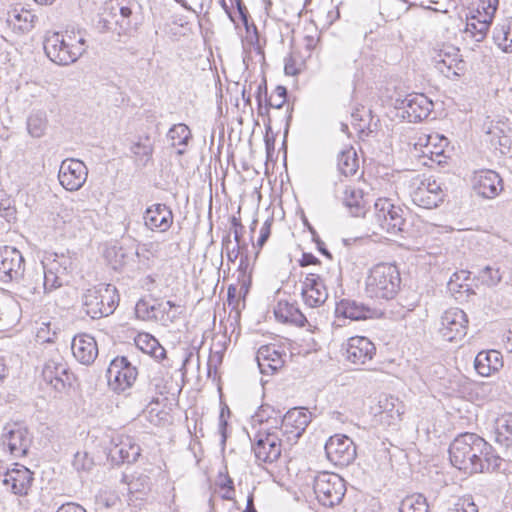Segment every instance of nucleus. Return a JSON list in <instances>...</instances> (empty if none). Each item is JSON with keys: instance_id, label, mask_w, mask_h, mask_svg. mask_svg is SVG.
<instances>
[{"instance_id": "nucleus-36", "label": "nucleus", "mask_w": 512, "mask_h": 512, "mask_svg": "<svg viewBox=\"0 0 512 512\" xmlns=\"http://www.w3.org/2000/svg\"><path fill=\"white\" fill-rule=\"evenodd\" d=\"M137 5L135 1L131 0H120L116 1L112 9L118 12V18L115 20V24L119 26V34L121 32L126 33L131 29V17L133 14V8Z\"/></svg>"}, {"instance_id": "nucleus-53", "label": "nucleus", "mask_w": 512, "mask_h": 512, "mask_svg": "<svg viewBox=\"0 0 512 512\" xmlns=\"http://www.w3.org/2000/svg\"><path fill=\"white\" fill-rule=\"evenodd\" d=\"M136 345L143 352L149 354L154 347L158 346V340L149 334H141L136 338Z\"/></svg>"}, {"instance_id": "nucleus-20", "label": "nucleus", "mask_w": 512, "mask_h": 512, "mask_svg": "<svg viewBox=\"0 0 512 512\" xmlns=\"http://www.w3.org/2000/svg\"><path fill=\"white\" fill-rule=\"evenodd\" d=\"M412 201L419 207L433 209L438 207L445 199V192L441 183L435 179H425L412 193Z\"/></svg>"}, {"instance_id": "nucleus-13", "label": "nucleus", "mask_w": 512, "mask_h": 512, "mask_svg": "<svg viewBox=\"0 0 512 512\" xmlns=\"http://www.w3.org/2000/svg\"><path fill=\"white\" fill-rule=\"evenodd\" d=\"M88 177V168L81 160L67 158L61 162L58 180L61 186L70 192L83 187Z\"/></svg>"}, {"instance_id": "nucleus-28", "label": "nucleus", "mask_w": 512, "mask_h": 512, "mask_svg": "<svg viewBox=\"0 0 512 512\" xmlns=\"http://www.w3.org/2000/svg\"><path fill=\"white\" fill-rule=\"evenodd\" d=\"M71 350L75 359L83 365H91L98 356L96 340L86 333L74 336Z\"/></svg>"}, {"instance_id": "nucleus-5", "label": "nucleus", "mask_w": 512, "mask_h": 512, "mask_svg": "<svg viewBox=\"0 0 512 512\" xmlns=\"http://www.w3.org/2000/svg\"><path fill=\"white\" fill-rule=\"evenodd\" d=\"M119 302L117 289L111 284H101L88 289L83 297V305L87 315L98 319L111 315Z\"/></svg>"}, {"instance_id": "nucleus-12", "label": "nucleus", "mask_w": 512, "mask_h": 512, "mask_svg": "<svg viewBox=\"0 0 512 512\" xmlns=\"http://www.w3.org/2000/svg\"><path fill=\"white\" fill-rule=\"evenodd\" d=\"M467 327L466 313L459 308H450L441 316L439 333L445 341H459L467 334Z\"/></svg>"}, {"instance_id": "nucleus-61", "label": "nucleus", "mask_w": 512, "mask_h": 512, "mask_svg": "<svg viewBox=\"0 0 512 512\" xmlns=\"http://www.w3.org/2000/svg\"><path fill=\"white\" fill-rule=\"evenodd\" d=\"M46 328L41 327L37 333V337L44 342H53L54 337L56 336V332H53L52 335H49V326L50 324H44Z\"/></svg>"}, {"instance_id": "nucleus-35", "label": "nucleus", "mask_w": 512, "mask_h": 512, "mask_svg": "<svg viewBox=\"0 0 512 512\" xmlns=\"http://www.w3.org/2000/svg\"><path fill=\"white\" fill-rule=\"evenodd\" d=\"M35 18L36 16L30 10L15 7L8 12L7 22L14 29L25 32L33 28Z\"/></svg>"}, {"instance_id": "nucleus-32", "label": "nucleus", "mask_w": 512, "mask_h": 512, "mask_svg": "<svg viewBox=\"0 0 512 512\" xmlns=\"http://www.w3.org/2000/svg\"><path fill=\"white\" fill-rule=\"evenodd\" d=\"M495 440L500 445L512 446V413H505L496 418L494 423Z\"/></svg>"}, {"instance_id": "nucleus-43", "label": "nucleus", "mask_w": 512, "mask_h": 512, "mask_svg": "<svg viewBox=\"0 0 512 512\" xmlns=\"http://www.w3.org/2000/svg\"><path fill=\"white\" fill-rule=\"evenodd\" d=\"M272 414H277L275 410L269 406V405H262L259 410L255 413L253 416V420L255 422H259L261 424L266 423L268 425L267 431H272V429H275L274 431H277L278 425H279V419L280 415L273 416Z\"/></svg>"}, {"instance_id": "nucleus-49", "label": "nucleus", "mask_w": 512, "mask_h": 512, "mask_svg": "<svg viewBox=\"0 0 512 512\" xmlns=\"http://www.w3.org/2000/svg\"><path fill=\"white\" fill-rule=\"evenodd\" d=\"M287 89L284 86H277L274 92L265 101L271 108L280 109L286 102Z\"/></svg>"}, {"instance_id": "nucleus-47", "label": "nucleus", "mask_w": 512, "mask_h": 512, "mask_svg": "<svg viewBox=\"0 0 512 512\" xmlns=\"http://www.w3.org/2000/svg\"><path fill=\"white\" fill-rule=\"evenodd\" d=\"M490 23L491 20L486 17H484L483 20H478L477 22L472 18V21H469L466 25V32L470 33L475 41L480 42L485 38Z\"/></svg>"}, {"instance_id": "nucleus-4", "label": "nucleus", "mask_w": 512, "mask_h": 512, "mask_svg": "<svg viewBox=\"0 0 512 512\" xmlns=\"http://www.w3.org/2000/svg\"><path fill=\"white\" fill-rule=\"evenodd\" d=\"M370 230L373 234L387 233L397 235L406 232L404 210L394 205L389 199L379 198L374 204V211L370 215Z\"/></svg>"}, {"instance_id": "nucleus-54", "label": "nucleus", "mask_w": 512, "mask_h": 512, "mask_svg": "<svg viewBox=\"0 0 512 512\" xmlns=\"http://www.w3.org/2000/svg\"><path fill=\"white\" fill-rule=\"evenodd\" d=\"M113 5H115L114 2L106 4L102 14V22L104 23V27L108 30L111 29V24L113 22L115 23V20L119 17V13L112 9Z\"/></svg>"}, {"instance_id": "nucleus-19", "label": "nucleus", "mask_w": 512, "mask_h": 512, "mask_svg": "<svg viewBox=\"0 0 512 512\" xmlns=\"http://www.w3.org/2000/svg\"><path fill=\"white\" fill-rule=\"evenodd\" d=\"M20 294L23 298L31 301H41L43 296L53 292L55 289L50 287L46 276L41 269L29 271L20 278Z\"/></svg>"}, {"instance_id": "nucleus-44", "label": "nucleus", "mask_w": 512, "mask_h": 512, "mask_svg": "<svg viewBox=\"0 0 512 512\" xmlns=\"http://www.w3.org/2000/svg\"><path fill=\"white\" fill-rule=\"evenodd\" d=\"M148 377V393L151 394L148 396V399H150L151 402H154L158 395H163L167 392L166 384L160 369L151 371V374H149Z\"/></svg>"}, {"instance_id": "nucleus-29", "label": "nucleus", "mask_w": 512, "mask_h": 512, "mask_svg": "<svg viewBox=\"0 0 512 512\" xmlns=\"http://www.w3.org/2000/svg\"><path fill=\"white\" fill-rule=\"evenodd\" d=\"M256 358L263 374L274 373L284 365L282 354L274 346L265 345L260 347Z\"/></svg>"}, {"instance_id": "nucleus-58", "label": "nucleus", "mask_w": 512, "mask_h": 512, "mask_svg": "<svg viewBox=\"0 0 512 512\" xmlns=\"http://www.w3.org/2000/svg\"><path fill=\"white\" fill-rule=\"evenodd\" d=\"M225 409L227 410V413H230L229 408L226 406L225 408H222L220 415H219V433L221 434V442L222 444H225L226 442V427H227V421L224 417Z\"/></svg>"}, {"instance_id": "nucleus-7", "label": "nucleus", "mask_w": 512, "mask_h": 512, "mask_svg": "<svg viewBox=\"0 0 512 512\" xmlns=\"http://www.w3.org/2000/svg\"><path fill=\"white\" fill-rule=\"evenodd\" d=\"M32 437L23 424L11 422L4 425L0 443L4 450L15 457L25 456L28 452Z\"/></svg>"}, {"instance_id": "nucleus-18", "label": "nucleus", "mask_w": 512, "mask_h": 512, "mask_svg": "<svg viewBox=\"0 0 512 512\" xmlns=\"http://www.w3.org/2000/svg\"><path fill=\"white\" fill-rule=\"evenodd\" d=\"M281 443L282 439L278 432L269 429L265 432L260 431L252 446L256 459L265 463L276 461L281 455Z\"/></svg>"}, {"instance_id": "nucleus-33", "label": "nucleus", "mask_w": 512, "mask_h": 512, "mask_svg": "<svg viewBox=\"0 0 512 512\" xmlns=\"http://www.w3.org/2000/svg\"><path fill=\"white\" fill-rule=\"evenodd\" d=\"M48 124V116L45 110H33L26 120L27 132L33 138H41L45 135Z\"/></svg>"}, {"instance_id": "nucleus-40", "label": "nucleus", "mask_w": 512, "mask_h": 512, "mask_svg": "<svg viewBox=\"0 0 512 512\" xmlns=\"http://www.w3.org/2000/svg\"><path fill=\"white\" fill-rule=\"evenodd\" d=\"M338 170L345 176H352L358 169V158L356 152L351 148L339 153L337 159Z\"/></svg>"}, {"instance_id": "nucleus-46", "label": "nucleus", "mask_w": 512, "mask_h": 512, "mask_svg": "<svg viewBox=\"0 0 512 512\" xmlns=\"http://www.w3.org/2000/svg\"><path fill=\"white\" fill-rule=\"evenodd\" d=\"M493 39L504 52H512V25H500L494 29Z\"/></svg>"}, {"instance_id": "nucleus-52", "label": "nucleus", "mask_w": 512, "mask_h": 512, "mask_svg": "<svg viewBox=\"0 0 512 512\" xmlns=\"http://www.w3.org/2000/svg\"><path fill=\"white\" fill-rule=\"evenodd\" d=\"M93 464L92 458L88 457L85 452H77L72 462L73 467L79 472L91 470Z\"/></svg>"}, {"instance_id": "nucleus-57", "label": "nucleus", "mask_w": 512, "mask_h": 512, "mask_svg": "<svg viewBox=\"0 0 512 512\" xmlns=\"http://www.w3.org/2000/svg\"><path fill=\"white\" fill-rule=\"evenodd\" d=\"M498 3H499V0H487L486 2L483 1V10L485 12V15L484 17L492 20L496 10H497V7H498Z\"/></svg>"}, {"instance_id": "nucleus-41", "label": "nucleus", "mask_w": 512, "mask_h": 512, "mask_svg": "<svg viewBox=\"0 0 512 512\" xmlns=\"http://www.w3.org/2000/svg\"><path fill=\"white\" fill-rule=\"evenodd\" d=\"M398 512H429L427 499L420 493L407 495L400 502Z\"/></svg>"}, {"instance_id": "nucleus-15", "label": "nucleus", "mask_w": 512, "mask_h": 512, "mask_svg": "<svg viewBox=\"0 0 512 512\" xmlns=\"http://www.w3.org/2000/svg\"><path fill=\"white\" fill-rule=\"evenodd\" d=\"M324 448L328 460L337 466H347L356 457V447L346 435L331 436Z\"/></svg>"}, {"instance_id": "nucleus-9", "label": "nucleus", "mask_w": 512, "mask_h": 512, "mask_svg": "<svg viewBox=\"0 0 512 512\" xmlns=\"http://www.w3.org/2000/svg\"><path fill=\"white\" fill-rule=\"evenodd\" d=\"M433 102L422 93L408 94L404 98L395 99V108L408 122L416 123L426 119L433 109Z\"/></svg>"}, {"instance_id": "nucleus-23", "label": "nucleus", "mask_w": 512, "mask_h": 512, "mask_svg": "<svg viewBox=\"0 0 512 512\" xmlns=\"http://www.w3.org/2000/svg\"><path fill=\"white\" fill-rule=\"evenodd\" d=\"M472 186L476 194L483 198H495L502 190L503 183L498 173L492 170H480L474 173Z\"/></svg>"}, {"instance_id": "nucleus-14", "label": "nucleus", "mask_w": 512, "mask_h": 512, "mask_svg": "<svg viewBox=\"0 0 512 512\" xmlns=\"http://www.w3.org/2000/svg\"><path fill=\"white\" fill-rule=\"evenodd\" d=\"M72 264L69 255L53 253L44 257L40 269L50 282V287L56 290L63 285L64 277L71 271Z\"/></svg>"}, {"instance_id": "nucleus-17", "label": "nucleus", "mask_w": 512, "mask_h": 512, "mask_svg": "<svg viewBox=\"0 0 512 512\" xmlns=\"http://www.w3.org/2000/svg\"><path fill=\"white\" fill-rule=\"evenodd\" d=\"M432 59L435 68L447 78L459 76L465 69L459 49L453 45H443L435 50Z\"/></svg>"}, {"instance_id": "nucleus-64", "label": "nucleus", "mask_w": 512, "mask_h": 512, "mask_svg": "<svg viewBox=\"0 0 512 512\" xmlns=\"http://www.w3.org/2000/svg\"><path fill=\"white\" fill-rule=\"evenodd\" d=\"M56 512H86V510L79 504L66 503L61 505Z\"/></svg>"}, {"instance_id": "nucleus-26", "label": "nucleus", "mask_w": 512, "mask_h": 512, "mask_svg": "<svg viewBox=\"0 0 512 512\" xmlns=\"http://www.w3.org/2000/svg\"><path fill=\"white\" fill-rule=\"evenodd\" d=\"M33 472L27 467L16 465L15 468L6 472L3 479V484L10 487V491L18 496H25L28 494L33 483Z\"/></svg>"}, {"instance_id": "nucleus-38", "label": "nucleus", "mask_w": 512, "mask_h": 512, "mask_svg": "<svg viewBox=\"0 0 512 512\" xmlns=\"http://www.w3.org/2000/svg\"><path fill=\"white\" fill-rule=\"evenodd\" d=\"M20 318L19 305L16 302L0 303V331L9 330L15 326Z\"/></svg>"}, {"instance_id": "nucleus-45", "label": "nucleus", "mask_w": 512, "mask_h": 512, "mask_svg": "<svg viewBox=\"0 0 512 512\" xmlns=\"http://www.w3.org/2000/svg\"><path fill=\"white\" fill-rule=\"evenodd\" d=\"M486 133L491 135V141L498 139V144L500 146H507L509 143V137L507 132L510 131V127L508 123L497 121L494 123L491 121L489 125L485 124Z\"/></svg>"}, {"instance_id": "nucleus-16", "label": "nucleus", "mask_w": 512, "mask_h": 512, "mask_svg": "<svg viewBox=\"0 0 512 512\" xmlns=\"http://www.w3.org/2000/svg\"><path fill=\"white\" fill-rule=\"evenodd\" d=\"M25 271V260L15 247L0 248V281L9 283L20 280Z\"/></svg>"}, {"instance_id": "nucleus-30", "label": "nucleus", "mask_w": 512, "mask_h": 512, "mask_svg": "<svg viewBox=\"0 0 512 512\" xmlns=\"http://www.w3.org/2000/svg\"><path fill=\"white\" fill-rule=\"evenodd\" d=\"M503 366L502 355L497 350L481 351L477 354L474 367L481 376H489Z\"/></svg>"}, {"instance_id": "nucleus-50", "label": "nucleus", "mask_w": 512, "mask_h": 512, "mask_svg": "<svg viewBox=\"0 0 512 512\" xmlns=\"http://www.w3.org/2000/svg\"><path fill=\"white\" fill-rule=\"evenodd\" d=\"M447 512H478V507L471 496L458 498L453 507Z\"/></svg>"}, {"instance_id": "nucleus-25", "label": "nucleus", "mask_w": 512, "mask_h": 512, "mask_svg": "<svg viewBox=\"0 0 512 512\" xmlns=\"http://www.w3.org/2000/svg\"><path fill=\"white\" fill-rule=\"evenodd\" d=\"M143 219L149 230L165 232L173 224V213L165 204L156 203L146 209Z\"/></svg>"}, {"instance_id": "nucleus-55", "label": "nucleus", "mask_w": 512, "mask_h": 512, "mask_svg": "<svg viewBox=\"0 0 512 512\" xmlns=\"http://www.w3.org/2000/svg\"><path fill=\"white\" fill-rule=\"evenodd\" d=\"M231 244L230 235H227L222 240V246L227 250V259L229 262H235L240 254V249L243 248V246H238L237 248L229 249V245Z\"/></svg>"}, {"instance_id": "nucleus-34", "label": "nucleus", "mask_w": 512, "mask_h": 512, "mask_svg": "<svg viewBox=\"0 0 512 512\" xmlns=\"http://www.w3.org/2000/svg\"><path fill=\"white\" fill-rule=\"evenodd\" d=\"M167 138L172 146H180L177 150L178 155H183L186 152V147L192 138L191 130L186 124H174L167 133Z\"/></svg>"}, {"instance_id": "nucleus-42", "label": "nucleus", "mask_w": 512, "mask_h": 512, "mask_svg": "<svg viewBox=\"0 0 512 512\" xmlns=\"http://www.w3.org/2000/svg\"><path fill=\"white\" fill-rule=\"evenodd\" d=\"M470 272L466 270H460L455 272L448 282V289L452 293H472L474 291L471 289L470 285L467 281L470 279Z\"/></svg>"}, {"instance_id": "nucleus-3", "label": "nucleus", "mask_w": 512, "mask_h": 512, "mask_svg": "<svg viewBox=\"0 0 512 512\" xmlns=\"http://www.w3.org/2000/svg\"><path fill=\"white\" fill-rule=\"evenodd\" d=\"M86 40L76 39L71 35L59 32H47L43 47L47 57L58 65H69L78 60L86 50Z\"/></svg>"}, {"instance_id": "nucleus-10", "label": "nucleus", "mask_w": 512, "mask_h": 512, "mask_svg": "<svg viewBox=\"0 0 512 512\" xmlns=\"http://www.w3.org/2000/svg\"><path fill=\"white\" fill-rule=\"evenodd\" d=\"M137 375V368L124 356L113 359L106 372L110 388L118 393L129 389L135 382Z\"/></svg>"}, {"instance_id": "nucleus-11", "label": "nucleus", "mask_w": 512, "mask_h": 512, "mask_svg": "<svg viewBox=\"0 0 512 512\" xmlns=\"http://www.w3.org/2000/svg\"><path fill=\"white\" fill-rule=\"evenodd\" d=\"M311 421L310 413L303 408L290 409L283 417L280 416L278 429L280 437H286L287 442H296L306 430Z\"/></svg>"}, {"instance_id": "nucleus-31", "label": "nucleus", "mask_w": 512, "mask_h": 512, "mask_svg": "<svg viewBox=\"0 0 512 512\" xmlns=\"http://www.w3.org/2000/svg\"><path fill=\"white\" fill-rule=\"evenodd\" d=\"M274 315L277 320L283 323H290L299 327H303L307 322L306 317L299 310L298 306L288 301H279L274 309Z\"/></svg>"}, {"instance_id": "nucleus-24", "label": "nucleus", "mask_w": 512, "mask_h": 512, "mask_svg": "<svg viewBox=\"0 0 512 512\" xmlns=\"http://www.w3.org/2000/svg\"><path fill=\"white\" fill-rule=\"evenodd\" d=\"M377 310L363 302L343 298L336 303L335 314L337 317L347 318L353 321L366 320L376 317Z\"/></svg>"}, {"instance_id": "nucleus-6", "label": "nucleus", "mask_w": 512, "mask_h": 512, "mask_svg": "<svg viewBox=\"0 0 512 512\" xmlns=\"http://www.w3.org/2000/svg\"><path fill=\"white\" fill-rule=\"evenodd\" d=\"M313 490L322 505L333 507L343 499L346 487L338 474L320 472L314 478Z\"/></svg>"}, {"instance_id": "nucleus-56", "label": "nucleus", "mask_w": 512, "mask_h": 512, "mask_svg": "<svg viewBox=\"0 0 512 512\" xmlns=\"http://www.w3.org/2000/svg\"><path fill=\"white\" fill-rule=\"evenodd\" d=\"M272 223H273V218L267 219L264 222L263 226L261 227L260 236L257 240L258 247L261 248L266 243L268 238L270 237Z\"/></svg>"}, {"instance_id": "nucleus-63", "label": "nucleus", "mask_w": 512, "mask_h": 512, "mask_svg": "<svg viewBox=\"0 0 512 512\" xmlns=\"http://www.w3.org/2000/svg\"><path fill=\"white\" fill-rule=\"evenodd\" d=\"M318 263H320L319 259L311 253H303L302 258L299 260V265L301 267L316 265Z\"/></svg>"}, {"instance_id": "nucleus-51", "label": "nucleus", "mask_w": 512, "mask_h": 512, "mask_svg": "<svg viewBox=\"0 0 512 512\" xmlns=\"http://www.w3.org/2000/svg\"><path fill=\"white\" fill-rule=\"evenodd\" d=\"M155 306L149 305L145 300H139L135 306V314L137 318L142 320H150L155 318Z\"/></svg>"}, {"instance_id": "nucleus-21", "label": "nucleus", "mask_w": 512, "mask_h": 512, "mask_svg": "<svg viewBox=\"0 0 512 512\" xmlns=\"http://www.w3.org/2000/svg\"><path fill=\"white\" fill-rule=\"evenodd\" d=\"M113 446L109 449L108 456L117 465L122 463H134L141 455V448L134 438L128 435H120L112 440Z\"/></svg>"}, {"instance_id": "nucleus-48", "label": "nucleus", "mask_w": 512, "mask_h": 512, "mask_svg": "<svg viewBox=\"0 0 512 512\" xmlns=\"http://www.w3.org/2000/svg\"><path fill=\"white\" fill-rule=\"evenodd\" d=\"M477 278L483 285L494 287L501 282L502 275L498 268L486 266L479 271Z\"/></svg>"}, {"instance_id": "nucleus-62", "label": "nucleus", "mask_w": 512, "mask_h": 512, "mask_svg": "<svg viewBox=\"0 0 512 512\" xmlns=\"http://www.w3.org/2000/svg\"><path fill=\"white\" fill-rule=\"evenodd\" d=\"M284 71L286 75L295 76L299 73V69L296 67L295 61L292 57L285 59Z\"/></svg>"}, {"instance_id": "nucleus-27", "label": "nucleus", "mask_w": 512, "mask_h": 512, "mask_svg": "<svg viewBox=\"0 0 512 512\" xmlns=\"http://www.w3.org/2000/svg\"><path fill=\"white\" fill-rule=\"evenodd\" d=\"M302 297L309 307H319L325 303L328 293L318 274L309 273L306 276L303 282Z\"/></svg>"}, {"instance_id": "nucleus-37", "label": "nucleus", "mask_w": 512, "mask_h": 512, "mask_svg": "<svg viewBox=\"0 0 512 512\" xmlns=\"http://www.w3.org/2000/svg\"><path fill=\"white\" fill-rule=\"evenodd\" d=\"M130 150L135 156L137 166L145 167L152 160L154 147L150 137L145 136L135 142Z\"/></svg>"}, {"instance_id": "nucleus-2", "label": "nucleus", "mask_w": 512, "mask_h": 512, "mask_svg": "<svg viewBox=\"0 0 512 512\" xmlns=\"http://www.w3.org/2000/svg\"><path fill=\"white\" fill-rule=\"evenodd\" d=\"M400 271L395 264L379 263L373 266L365 280V292L370 298L393 299L400 290Z\"/></svg>"}, {"instance_id": "nucleus-22", "label": "nucleus", "mask_w": 512, "mask_h": 512, "mask_svg": "<svg viewBox=\"0 0 512 512\" xmlns=\"http://www.w3.org/2000/svg\"><path fill=\"white\" fill-rule=\"evenodd\" d=\"M376 354L374 343L364 336H354L345 345V358L354 365H364Z\"/></svg>"}, {"instance_id": "nucleus-60", "label": "nucleus", "mask_w": 512, "mask_h": 512, "mask_svg": "<svg viewBox=\"0 0 512 512\" xmlns=\"http://www.w3.org/2000/svg\"><path fill=\"white\" fill-rule=\"evenodd\" d=\"M236 7H237L238 14H239V18L241 19L243 24L246 26V28H248L249 13H248L246 6L242 2V0H236Z\"/></svg>"}, {"instance_id": "nucleus-59", "label": "nucleus", "mask_w": 512, "mask_h": 512, "mask_svg": "<svg viewBox=\"0 0 512 512\" xmlns=\"http://www.w3.org/2000/svg\"><path fill=\"white\" fill-rule=\"evenodd\" d=\"M240 298L238 289L235 286L230 285L227 290V301L229 306L233 305L236 307L239 304Z\"/></svg>"}, {"instance_id": "nucleus-1", "label": "nucleus", "mask_w": 512, "mask_h": 512, "mask_svg": "<svg viewBox=\"0 0 512 512\" xmlns=\"http://www.w3.org/2000/svg\"><path fill=\"white\" fill-rule=\"evenodd\" d=\"M451 464L469 473H483L500 468L502 458L494 453L493 447L475 433L458 435L449 446Z\"/></svg>"}, {"instance_id": "nucleus-8", "label": "nucleus", "mask_w": 512, "mask_h": 512, "mask_svg": "<svg viewBox=\"0 0 512 512\" xmlns=\"http://www.w3.org/2000/svg\"><path fill=\"white\" fill-rule=\"evenodd\" d=\"M41 376L43 381L57 392L64 391L74 380V374L69 371L67 363L59 353L45 361Z\"/></svg>"}, {"instance_id": "nucleus-39", "label": "nucleus", "mask_w": 512, "mask_h": 512, "mask_svg": "<svg viewBox=\"0 0 512 512\" xmlns=\"http://www.w3.org/2000/svg\"><path fill=\"white\" fill-rule=\"evenodd\" d=\"M342 201L353 216L365 215L362 192L354 187H346L343 191Z\"/></svg>"}]
</instances>
